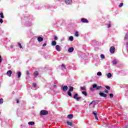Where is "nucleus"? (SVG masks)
<instances>
[{"instance_id": "f257e3e1", "label": "nucleus", "mask_w": 128, "mask_h": 128, "mask_svg": "<svg viewBox=\"0 0 128 128\" xmlns=\"http://www.w3.org/2000/svg\"><path fill=\"white\" fill-rule=\"evenodd\" d=\"M102 88V86H98L96 84H94L92 87L90 88V90L91 92H94V88L97 90H100Z\"/></svg>"}, {"instance_id": "f03ea898", "label": "nucleus", "mask_w": 128, "mask_h": 128, "mask_svg": "<svg viewBox=\"0 0 128 128\" xmlns=\"http://www.w3.org/2000/svg\"><path fill=\"white\" fill-rule=\"evenodd\" d=\"M48 114V112L46 110H42L40 112V116H46Z\"/></svg>"}, {"instance_id": "7ed1b4c3", "label": "nucleus", "mask_w": 128, "mask_h": 128, "mask_svg": "<svg viewBox=\"0 0 128 128\" xmlns=\"http://www.w3.org/2000/svg\"><path fill=\"white\" fill-rule=\"evenodd\" d=\"M110 54H114V52H116V48H114V46H112L110 48Z\"/></svg>"}, {"instance_id": "20e7f679", "label": "nucleus", "mask_w": 128, "mask_h": 128, "mask_svg": "<svg viewBox=\"0 0 128 128\" xmlns=\"http://www.w3.org/2000/svg\"><path fill=\"white\" fill-rule=\"evenodd\" d=\"M74 98V100H80V97H78V94H75L73 96Z\"/></svg>"}, {"instance_id": "39448f33", "label": "nucleus", "mask_w": 128, "mask_h": 128, "mask_svg": "<svg viewBox=\"0 0 128 128\" xmlns=\"http://www.w3.org/2000/svg\"><path fill=\"white\" fill-rule=\"evenodd\" d=\"M99 94L100 96H102V98H106V96H108V95L104 93V92H100Z\"/></svg>"}, {"instance_id": "423d86ee", "label": "nucleus", "mask_w": 128, "mask_h": 128, "mask_svg": "<svg viewBox=\"0 0 128 128\" xmlns=\"http://www.w3.org/2000/svg\"><path fill=\"white\" fill-rule=\"evenodd\" d=\"M93 114H94V116H95L96 120H98V114L96 111L92 112Z\"/></svg>"}, {"instance_id": "0eeeda50", "label": "nucleus", "mask_w": 128, "mask_h": 128, "mask_svg": "<svg viewBox=\"0 0 128 128\" xmlns=\"http://www.w3.org/2000/svg\"><path fill=\"white\" fill-rule=\"evenodd\" d=\"M68 87L67 86H64L62 88V90L63 92H66V90H68Z\"/></svg>"}, {"instance_id": "6e6552de", "label": "nucleus", "mask_w": 128, "mask_h": 128, "mask_svg": "<svg viewBox=\"0 0 128 128\" xmlns=\"http://www.w3.org/2000/svg\"><path fill=\"white\" fill-rule=\"evenodd\" d=\"M81 22H84V23H86V24H88V20L86 18H82L81 19Z\"/></svg>"}, {"instance_id": "1a4fd4ad", "label": "nucleus", "mask_w": 128, "mask_h": 128, "mask_svg": "<svg viewBox=\"0 0 128 128\" xmlns=\"http://www.w3.org/2000/svg\"><path fill=\"white\" fill-rule=\"evenodd\" d=\"M12 72L10 70H9L7 72L6 74L8 76H12Z\"/></svg>"}, {"instance_id": "9d476101", "label": "nucleus", "mask_w": 128, "mask_h": 128, "mask_svg": "<svg viewBox=\"0 0 128 128\" xmlns=\"http://www.w3.org/2000/svg\"><path fill=\"white\" fill-rule=\"evenodd\" d=\"M56 48L57 52H60V45H56Z\"/></svg>"}, {"instance_id": "9b49d317", "label": "nucleus", "mask_w": 128, "mask_h": 128, "mask_svg": "<svg viewBox=\"0 0 128 128\" xmlns=\"http://www.w3.org/2000/svg\"><path fill=\"white\" fill-rule=\"evenodd\" d=\"M38 40L39 42H42V40H44V38H42V36H39L38 38Z\"/></svg>"}, {"instance_id": "f8f14e48", "label": "nucleus", "mask_w": 128, "mask_h": 128, "mask_svg": "<svg viewBox=\"0 0 128 128\" xmlns=\"http://www.w3.org/2000/svg\"><path fill=\"white\" fill-rule=\"evenodd\" d=\"M72 2V0H65V4H70Z\"/></svg>"}, {"instance_id": "ddd939ff", "label": "nucleus", "mask_w": 128, "mask_h": 128, "mask_svg": "<svg viewBox=\"0 0 128 128\" xmlns=\"http://www.w3.org/2000/svg\"><path fill=\"white\" fill-rule=\"evenodd\" d=\"M74 48L72 47H71V48H70L68 49V52H74Z\"/></svg>"}, {"instance_id": "4468645a", "label": "nucleus", "mask_w": 128, "mask_h": 128, "mask_svg": "<svg viewBox=\"0 0 128 128\" xmlns=\"http://www.w3.org/2000/svg\"><path fill=\"white\" fill-rule=\"evenodd\" d=\"M67 118H68L72 119V118H74V114H70L68 115Z\"/></svg>"}, {"instance_id": "2eb2a0df", "label": "nucleus", "mask_w": 128, "mask_h": 128, "mask_svg": "<svg viewBox=\"0 0 128 128\" xmlns=\"http://www.w3.org/2000/svg\"><path fill=\"white\" fill-rule=\"evenodd\" d=\"M66 123H67V124H68V126H72V122H68V121H66Z\"/></svg>"}, {"instance_id": "dca6fc26", "label": "nucleus", "mask_w": 128, "mask_h": 128, "mask_svg": "<svg viewBox=\"0 0 128 128\" xmlns=\"http://www.w3.org/2000/svg\"><path fill=\"white\" fill-rule=\"evenodd\" d=\"M18 78H20V76H22V72H17Z\"/></svg>"}, {"instance_id": "f3484780", "label": "nucleus", "mask_w": 128, "mask_h": 128, "mask_svg": "<svg viewBox=\"0 0 128 128\" xmlns=\"http://www.w3.org/2000/svg\"><path fill=\"white\" fill-rule=\"evenodd\" d=\"M68 92H74V87L73 86H70V88H69V90Z\"/></svg>"}, {"instance_id": "a211bd4d", "label": "nucleus", "mask_w": 128, "mask_h": 128, "mask_svg": "<svg viewBox=\"0 0 128 128\" xmlns=\"http://www.w3.org/2000/svg\"><path fill=\"white\" fill-rule=\"evenodd\" d=\"M28 124L30 126H34V122H28Z\"/></svg>"}, {"instance_id": "6ab92c4d", "label": "nucleus", "mask_w": 128, "mask_h": 128, "mask_svg": "<svg viewBox=\"0 0 128 128\" xmlns=\"http://www.w3.org/2000/svg\"><path fill=\"white\" fill-rule=\"evenodd\" d=\"M52 46H56V41H52Z\"/></svg>"}, {"instance_id": "aec40b11", "label": "nucleus", "mask_w": 128, "mask_h": 128, "mask_svg": "<svg viewBox=\"0 0 128 128\" xmlns=\"http://www.w3.org/2000/svg\"><path fill=\"white\" fill-rule=\"evenodd\" d=\"M38 76V72H34V76L36 78V76Z\"/></svg>"}, {"instance_id": "412c9836", "label": "nucleus", "mask_w": 128, "mask_h": 128, "mask_svg": "<svg viewBox=\"0 0 128 128\" xmlns=\"http://www.w3.org/2000/svg\"><path fill=\"white\" fill-rule=\"evenodd\" d=\"M82 94H84V96H88V93L86 91H82Z\"/></svg>"}, {"instance_id": "4be33fe9", "label": "nucleus", "mask_w": 128, "mask_h": 128, "mask_svg": "<svg viewBox=\"0 0 128 128\" xmlns=\"http://www.w3.org/2000/svg\"><path fill=\"white\" fill-rule=\"evenodd\" d=\"M0 18H4V13H0Z\"/></svg>"}, {"instance_id": "5701e85b", "label": "nucleus", "mask_w": 128, "mask_h": 128, "mask_svg": "<svg viewBox=\"0 0 128 128\" xmlns=\"http://www.w3.org/2000/svg\"><path fill=\"white\" fill-rule=\"evenodd\" d=\"M112 62L113 64H118V61H116V60H114L112 61Z\"/></svg>"}, {"instance_id": "b1692460", "label": "nucleus", "mask_w": 128, "mask_h": 128, "mask_svg": "<svg viewBox=\"0 0 128 128\" xmlns=\"http://www.w3.org/2000/svg\"><path fill=\"white\" fill-rule=\"evenodd\" d=\"M107 77L108 78H112V74L108 73L107 74Z\"/></svg>"}, {"instance_id": "393cba45", "label": "nucleus", "mask_w": 128, "mask_h": 128, "mask_svg": "<svg viewBox=\"0 0 128 128\" xmlns=\"http://www.w3.org/2000/svg\"><path fill=\"white\" fill-rule=\"evenodd\" d=\"M69 40L71 42H72V40H74V37L72 36L69 37Z\"/></svg>"}, {"instance_id": "a878e982", "label": "nucleus", "mask_w": 128, "mask_h": 128, "mask_svg": "<svg viewBox=\"0 0 128 128\" xmlns=\"http://www.w3.org/2000/svg\"><path fill=\"white\" fill-rule=\"evenodd\" d=\"M68 94L69 96H72V92L70 91H68Z\"/></svg>"}, {"instance_id": "bb28decb", "label": "nucleus", "mask_w": 128, "mask_h": 128, "mask_svg": "<svg viewBox=\"0 0 128 128\" xmlns=\"http://www.w3.org/2000/svg\"><path fill=\"white\" fill-rule=\"evenodd\" d=\"M128 33H127L126 34V36H125V37H124V40H128Z\"/></svg>"}, {"instance_id": "cd10ccee", "label": "nucleus", "mask_w": 128, "mask_h": 128, "mask_svg": "<svg viewBox=\"0 0 128 128\" xmlns=\"http://www.w3.org/2000/svg\"><path fill=\"white\" fill-rule=\"evenodd\" d=\"M4 103V99L3 98H0V104H2Z\"/></svg>"}, {"instance_id": "c85d7f7f", "label": "nucleus", "mask_w": 128, "mask_h": 128, "mask_svg": "<svg viewBox=\"0 0 128 128\" xmlns=\"http://www.w3.org/2000/svg\"><path fill=\"white\" fill-rule=\"evenodd\" d=\"M18 46H19L20 48H22V44L20 42H18Z\"/></svg>"}, {"instance_id": "c756f323", "label": "nucleus", "mask_w": 128, "mask_h": 128, "mask_svg": "<svg viewBox=\"0 0 128 128\" xmlns=\"http://www.w3.org/2000/svg\"><path fill=\"white\" fill-rule=\"evenodd\" d=\"M74 36H78V31H76L75 32Z\"/></svg>"}, {"instance_id": "7c9ffc66", "label": "nucleus", "mask_w": 128, "mask_h": 128, "mask_svg": "<svg viewBox=\"0 0 128 128\" xmlns=\"http://www.w3.org/2000/svg\"><path fill=\"white\" fill-rule=\"evenodd\" d=\"M80 89H81L82 90H86V87H84V86H81V87H80Z\"/></svg>"}, {"instance_id": "2f4dec72", "label": "nucleus", "mask_w": 128, "mask_h": 128, "mask_svg": "<svg viewBox=\"0 0 128 128\" xmlns=\"http://www.w3.org/2000/svg\"><path fill=\"white\" fill-rule=\"evenodd\" d=\"M122 6H124V3H121L119 4L118 6H119V8H122Z\"/></svg>"}, {"instance_id": "473e14b6", "label": "nucleus", "mask_w": 128, "mask_h": 128, "mask_svg": "<svg viewBox=\"0 0 128 128\" xmlns=\"http://www.w3.org/2000/svg\"><path fill=\"white\" fill-rule=\"evenodd\" d=\"M32 86H34V88H36V83H33Z\"/></svg>"}, {"instance_id": "72a5a7b5", "label": "nucleus", "mask_w": 128, "mask_h": 128, "mask_svg": "<svg viewBox=\"0 0 128 128\" xmlns=\"http://www.w3.org/2000/svg\"><path fill=\"white\" fill-rule=\"evenodd\" d=\"M97 76H102V72H98L97 73Z\"/></svg>"}, {"instance_id": "f704fd0d", "label": "nucleus", "mask_w": 128, "mask_h": 128, "mask_svg": "<svg viewBox=\"0 0 128 128\" xmlns=\"http://www.w3.org/2000/svg\"><path fill=\"white\" fill-rule=\"evenodd\" d=\"M110 98H114V94H110Z\"/></svg>"}, {"instance_id": "c9c22d12", "label": "nucleus", "mask_w": 128, "mask_h": 128, "mask_svg": "<svg viewBox=\"0 0 128 128\" xmlns=\"http://www.w3.org/2000/svg\"><path fill=\"white\" fill-rule=\"evenodd\" d=\"M54 40H58V36H54Z\"/></svg>"}, {"instance_id": "e433bc0d", "label": "nucleus", "mask_w": 128, "mask_h": 128, "mask_svg": "<svg viewBox=\"0 0 128 128\" xmlns=\"http://www.w3.org/2000/svg\"><path fill=\"white\" fill-rule=\"evenodd\" d=\"M100 58H104V54H101V55H100Z\"/></svg>"}, {"instance_id": "4c0bfd02", "label": "nucleus", "mask_w": 128, "mask_h": 128, "mask_svg": "<svg viewBox=\"0 0 128 128\" xmlns=\"http://www.w3.org/2000/svg\"><path fill=\"white\" fill-rule=\"evenodd\" d=\"M2 22H4V20H2V18H0V23L2 24Z\"/></svg>"}, {"instance_id": "58836bf2", "label": "nucleus", "mask_w": 128, "mask_h": 128, "mask_svg": "<svg viewBox=\"0 0 128 128\" xmlns=\"http://www.w3.org/2000/svg\"><path fill=\"white\" fill-rule=\"evenodd\" d=\"M106 88H107V90H110V87L108 86H106Z\"/></svg>"}, {"instance_id": "ea45409f", "label": "nucleus", "mask_w": 128, "mask_h": 128, "mask_svg": "<svg viewBox=\"0 0 128 128\" xmlns=\"http://www.w3.org/2000/svg\"><path fill=\"white\" fill-rule=\"evenodd\" d=\"M26 74L27 76H28V74H30V71L27 70V71L26 72Z\"/></svg>"}, {"instance_id": "a19ab883", "label": "nucleus", "mask_w": 128, "mask_h": 128, "mask_svg": "<svg viewBox=\"0 0 128 128\" xmlns=\"http://www.w3.org/2000/svg\"><path fill=\"white\" fill-rule=\"evenodd\" d=\"M16 104H19L20 101L18 100V99H16Z\"/></svg>"}, {"instance_id": "79ce46f5", "label": "nucleus", "mask_w": 128, "mask_h": 128, "mask_svg": "<svg viewBox=\"0 0 128 128\" xmlns=\"http://www.w3.org/2000/svg\"><path fill=\"white\" fill-rule=\"evenodd\" d=\"M62 68H66V66H64V64H62Z\"/></svg>"}, {"instance_id": "37998d69", "label": "nucleus", "mask_w": 128, "mask_h": 128, "mask_svg": "<svg viewBox=\"0 0 128 128\" xmlns=\"http://www.w3.org/2000/svg\"><path fill=\"white\" fill-rule=\"evenodd\" d=\"M46 46V43H44L42 45V46Z\"/></svg>"}, {"instance_id": "c03bdc74", "label": "nucleus", "mask_w": 128, "mask_h": 128, "mask_svg": "<svg viewBox=\"0 0 128 128\" xmlns=\"http://www.w3.org/2000/svg\"><path fill=\"white\" fill-rule=\"evenodd\" d=\"M2 56L0 55V62H2Z\"/></svg>"}, {"instance_id": "a18cd8bd", "label": "nucleus", "mask_w": 128, "mask_h": 128, "mask_svg": "<svg viewBox=\"0 0 128 128\" xmlns=\"http://www.w3.org/2000/svg\"><path fill=\"white\" fill-rule=\"evenodd\" d=\"M105 93L108 94V90H105Z\"/></svg>"}, {"instance_id": "49530a36", "label": "nucleus", "mask_w": 128, "mask_h": 128, "mask_svg": "<svg viewBox=\"0 0 128 128\" xmlns=\"http://www.w3.org/2000/svg\"><path fill=\"white\" fill-rule=\"evenodd\" d=\"M94 101H92V102L90 104V106H91V104H94Z\"/></svg>"}, {"instance_id": "de8ad7c7", "label": "nucleus", "mask_w": 128, "mask_h": 128, "mask_svg": "<svg viewBox=\"0 0 128 128\" xmlns=\"http://www.w3.org/2000/svg\"><path fill=\"white\" fill-rule=\"evenodd\" d=\"M110 26H111L110 24H108V28H110Z\"/></svg>"}, {"instance_id": "09e8293b", "label": "nucleus", "mask_w": 128, "mask_h": 128, "mask_svg": "<svg viewBox=\"0 0 128 128\" xmlns=\"http://www.w3.org/2000/svg\"><path fill=\"white\" fill-rule=\"evenodd\" d=\"M10 48H14V46L11 45V46H10Z\"/></svg>"}, {"instance_id": "8fccbe9b", "label": "nucleus", "mask_w": 128, "mask_h": 128, "mask_svg": "<svg viewBox=\"0 0 128 128\" xmlns=\"http://www.w3.org/2000/svg\"><path fill=\"white\" fill-rule=\"evenodd\" d=\"M124 128H128V126H126L124 127Z\"/></svg>"}]
</instances>
